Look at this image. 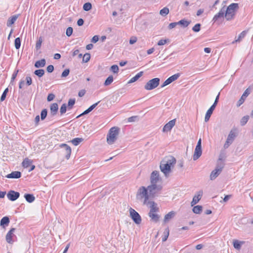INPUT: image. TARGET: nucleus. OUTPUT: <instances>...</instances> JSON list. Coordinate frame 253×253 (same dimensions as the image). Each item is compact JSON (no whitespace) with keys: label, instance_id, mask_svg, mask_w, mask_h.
Segmentation results:
<instances>
[{"label":"nucleus","instance_id":"1","mask_svg":"<svg viewBox=\"0 0 253 253\" xmlns=\"http://www.w3.org/2000/svg\"><path fill=\"white\" fill-rule=\"evenodd\" d=\"M175 163V158L171 156L165 157L161 162L160 169L166 177L169 175V173L171 172V169Z\"/></svg>","mask_w":253,"mask_h":253},{"label":"nucleus","instance_id":"2","mask_svg":"<svg viewBox=\"0 0 253 253\" xmlns=\"http://www.w3.org/2000/svg\"><path fill=\"white\" fill-rule=\"evenodd\" d=\"M120 131V128L117 126L111 127L107 136V142L110 144H113L118 138Z\"/></svg>","mask_w":253,"mask_h":253},{"label":"nucleus","instance_id":"3","mask_svg":"<svg viewBox=\"0 0 253 253\" xmlns=\"http://www.w3.org/2000/svg\"><path fill=\"white\" fill-rule=\"evenodd\" d=\"M238 8V3H233L230 4L227 8L225 9V17L227 20H230L233 18L235 15L236 11H237Z\"/></svg>","mask_w":253,"mask_h":253},{"label":"nucleus","instance_id":"4","mask_svg":"<svg viewBox=\"0 0 253 253\" xmlns=\"http://www.w3.org/2000/svg\"><path fill=\"white\" fill-rule=\"evenodd\" d=\"M150 197L148 194L147 188L144 186L140 187L136 194V199L139 200H142L144 199L143 204H146Z\"/></svg>","mask_w":253,"mask_h":253},{"label":"nucleus","instance_id":"5","mask_svg":"<svg viewBox=\"0 0 253 253\" xmlns=\"http://www.w3.org/2000/svg\"><path fill=\"white\" fill-rule=\"evenodd\" d=\"M238 135L237 129L232 128L229 132L226 140L223 145V147L225 149H227L229 146L233 142L235 139Z\"/></svg>","mask_w":253,"mask_h":253},{"label":"nucleus","instance_id":"6","mask_svg":"<svg viewBox=\"0 0 253 253\" xmlns=\"http://www.w3.org/2000/svg\"><path fill=\"white\" fill-rule=\"evenodd\" d=\"M160 79L155 78L149 80L144 85V88L147 90H151L156 88L160 84Z\"/></svg>","mask_w":253,"mask_h":253},{"label":"nucleus","instance_id":"7","mask_svg":"<svg viewBox=\"0 0 253 253\" xmlns=\"http://www.w3.org/2000/svg\"><path fill=\"white\" fill-rule=\"evenodd\" d=\"M162 186L161 185H157V184H151L147 187V190L149 191L150 197H154L156 194L162 189Z\"/></svg>","mask_w":253,"mask_h":253},{"label":"nucleus","instance_id":"8","mask_svg":"<svg viewBox=\"0 0 253 253\" xmlns=\"http://www.w3.org/2000/svg\"><path fill=\"white\" fill-rule=\"evenodd\" d=\"M130 216L133 221L137 224H139L141 222V217L139 214L134 209L130 208L129 209Z\"/></svg>","mask_w":253,"mask_h":253},{"label":"nucleus","instance_id":"9","mask_svg":"<svg viewBox=\"0 0 253 253\" xmlns=\"http://www.w3.org/2000/svg\"><path fill=\"white\" fill-rule=\"evenodd\" d=\"M179 73H177L170 76L163 83V84L161 85V87H164L165 86L169 85L173 81L176 80L179 77Z\"/></svg>","mask_w":253,"mask_h":253},{"label":"nucleus","instance_id":"10","mask_svg":"<svg viewBox=\"0 0 253 253\" xmlns=\"http://www.w3.org/2000/svg\"><path fill=\"white\" fill-rule=\"evenodd\" d=\"M159 172L158 171L154 170L151 174L150 176V181L151 184H157L160 180Z\"/></svg>","mask_w":253,"mask_h":253},{"label":"nucleus","instance_id":"11","mask_svg":"<svg viewBox=\"0 0 253 253\" xmlns=\"http://www.w3.org/2000/svg\"><path fill=\"white\" fill-rule=\"evenodd\" d=\"M19 196L20 193L13 190L9 191L7 194L8 199L11 201H15L19 197Z\"/></svg>","mask_w":253,"mask_h":253},{"label":"nucleus","instance_id":"12","mask_svg":"<svg viewBox=\"0 0 253 253\" xmlns=\"http://www.w3.org/2000/svg\"><path fill=\"white\" fill-rule=\"evenodd\" d=\"M250 94V91L249 88H248L246 89V90L244 91V92L242 94L240 99L237 102V105H236L237 106V107L240 106L244 102L246 98Z\"/></svg>","mask_w":253,"mask_h":253},{"label":"nucleus","instance_id":"13","mask_svg":"<svg viewBox=\"0 0 253 253\" xmlns=\"http://www.w3.org/2000/svg\"><path fill=\"white\" fill-rule=\"evenodd\" d=\"M203 191L200 190L198 191L196 195L194 196L193 200L191 203V206H193L196 205L201 200L203 195Z\"/></svg>","mask_w":253,"mask_h":253},{"label":"nucleus","instance_id":"14","mask_svg":"<svg viewBox=\"0 0 253 253\" xmlns=\"http://www.w3.org/2000/svg\"><path fill=\"white\" fill-rule=\"evenodd\" d=\"M176 120L175 119H173L169 122L167 124H166L163 128V132H168L169 131H170L171 128L174 126L175 124Z\"/></svg>","mask_w":253,"mask_h":253},{"label":"nucleus","instance_id":"15","mask_svg":"<svg viewBox=\"0 0 253 253\" xmlns=\"http://www.w3.org/2000/svg\"><path fill=\"white\" fill-rule=\"evenodd\" d=\"M146 205H149L150 208L149 212H156L159 211V208L157 207V204L154 201H148Z\"/></svg>","mask_w":253,"mask_h":253},{"label":"nucleus","instance_id":"16","mask_svg":"<svg viewBox=\"0 0 253 253\" xmlns=\"http://www.w3.org/2000/svg\"><path fill=\"white\" fill-rule=\"evenodd\" d=\"M225 7L223 6L220 9L219 12L214 15V16L212 18V21L214 23L216 21H217L218 19L221 18H223L224 15H225Z\"/></svg>","mask_w":253,"mask_h":253},{"label":"nucleus","instance_id":"17","mask_svg":"<svg viewBox=\"0 0 253 253\" xmlns=\"http://www.w3.org/2000/svg\"><path fill=\"white\" fill-rule=\"evenodd\" d=\"M15 228H12L7 233L6 235V241L9 244H13V241L12 240V237L14 236L13 232L15 231Z\"/></svg>","mask_w":253,"mask_h":253},{"label":"nucleus","instance_id":"18","mask_svg":"<svg viewBox=\"0 0 253 253\" xmlns=\"http://www.w3.org/2000/svg\"><path fill=\"white\" fill-rule=\"evenodd\" d=\"M60 147L62 148L65 153V157L67 159H69L70 157L71 153V147L66 144H62L60 145Z\"/></svg>","mask_w":253,"mask_h":253},{"label":"nucleus","instance_id":"19","mask_svg":"<svg viewBox=\"0 0 253 253\" xmlns=\"http://www.w3.org/2000/svg\"><path fill=\"white\" fill-rule=\"evenodd\" d=\"M202 147H196L193 157V160L196 161L199 159L202 155Z\"/></svg>","mask_w":253,"mask_h":253},{"label":"nucleus","instance_id":"20","mask_svg":"<svg viewBox=\"0 0 253 253\" xmlns=\"http://www.w3.org/2000/svg\"><path fill=\"white\" fill-rule=\"evenodd\" d=\"M21 176V173L20 171H14L8 174L5 176L8 178H19Z\"/></svg>","mask_w":253,"mask_h":253},{"label":"nucleus","instance_id":"21","mask_svg":"<svg viewBox=\"0 0 253 253\" xmlns=\"http://www.w3.org/2000/svg\"><path fill=\"white\" fill-rule=\"evenodd\" d=\"M58 106L57 103H54L51 104L50 106V114L52 116H55L58 111Z\"/></svg>","mask_w":253,"mask_h":253},{"label":"nucleus","instance_id":"22","mask_svg":"<svg viewBox=\"0 0 253 253\" xmlns=\"http://www.w3.org/2000/svg\"><path fill=\"white\" fill-rule=\"evenodd\" d=\"M148 215L151 218V220L155 222H157L159 220L160 215L155 212H149Z\"/></svg>","mask_w":253,"mask_h":253},{"label":"nucleus","instance_id":"23","mask_svg":"<svg viewBox=\"0 0 253 253\" xmlns=\"http://www.w3.org/2000/svg\"><path fill=\"white\" fill-rule=\"evenodd\" d=\"M175 215V212L173 211L169 212L168 213L165 215L164 221V222H167L172 219Z\"/></svg>","mask_w":253,"mask_h":253},{"label":"nucleus","instance_id":"24","mask_svg":"<svg viewBox=\"0 0 253 253\" xmlns=\"http://www.w3.org/2000/svg\"><path fill=\"white\" fill-rule=\"evenodd\" d=\"M247 33V32L246 31H243L239 35L238 38L232 42V44H234L236 42H240L243 39L245 38Z\"/></svg>","mask_w":253,"mask_h":253},{"label":"nucleus","instance_id":"25","mask_svg":"<svg viewBox=\"0 0 253 253\" xmlns=\"http://www.w3.org/2000/svg\"><path fill=\"white\" fill-rule=\"evenodd\" d=\"M224 163L222 162V158L219 157L215 169L221 172L223 168H224Z\"/></svg>","mask_w":253,"mask_h":253},{"label":"nucleus","instance_id":"26","mask_svg":"<svg viewBox=\"0 0 253 253\" xmlns=\"http://www.w3.org/2000/svg\"><path fill=\"white\" fill-rule=\"evenodd\" d=\"M46 64V61L44 59H42L40 60H38L35 63V67L39 68L40 67H43Z\"/></svg>","mask_w":253,"mask_h":253},{"label":"nucleus","instance_id":"27","mask_svg":"<svg viewBox=\"0 0 253 253\" xmlns=\"http://www.w3.org/2000/svg\"><path fill=\"white\" fill-rule=\"evenodd\" d=\"M18 16L15 15L8 18L7 21V26L10 27L12 24L14 23L15 21L17 20Z\"/></svg>","mask_w":253,"mask_h":253},{"label":"nucleus","instance_id":"28","mask_svg":"<svg viewBox=\"0 0 253 253\" xmlns=\"http://www.w3.org/2000/svg\"><path fill=\"white\" fill-rule=\"evenodd\" d=\"M24 198L27 202L30 203L33 202L35 200V197L31 194H25L24 195Z\"/></svg>","mask_w":253,"mask_h":253},{"label":"nucleus","instance_id":"29","mask_svg":"<svg viewBox=\"0 0 253 253\" xmlns=\"http://www.w3.org/2000/svg\"><path fill=\"white\" fill-rule=\"evenodd\" d=\"M143 72L141 71L139 72L137 74H136L134 77L132 78L128 82V84L133 83L138 80L139 78H140L143 75Z\"/></svg>","mask_w":253,"mask_h":253},{"label":"nucleus","instance_id":"30","mask_svg":"<svg viewBox=\"0 0 253 253\" xmlns=\"http://www.w3.org/2000/svg\"><path fill=\"white\" fill-rule=\"evenodd\" d=\"M221 173L220 171L214 169L212 170L210 174V179L213 180L215 179Z\"/></svg>","mask_w":253,"mask_h":253},{"label":"nucleus","instance_id":"31","mask_svg":"<svg viewBox=\"0 0 253 253\" xmlns=\"http://www.w3.org/2000/svg\"><path fill=\"white\" fill-rule=\"evenodd\" d=\"M32 163V160L28 159V158H26L24 159V160L22 162V166L24 168H27L31 165Z\"/></svg>","mask_w":253,"mask_h":253},{"label":"nucleus","instance_id":"32","mask_svg":"<svg viewBox=\"0 0 253 253\" xmlns=\"http://www.w3.org/2000/svg\"><path fill=\"white\" fill-rule=\"evenodd\" d=\"M190 21H187L184 19L177 22L178 25H180L184 28L187 27L190 23Z\"/></svg>","mask_w":253,"mask_h":253},{"label":"nucleus","instance_id":"33","mask_svg":"<svg viewBox=\"0 0 253 253\" xmlns=\"http://www.w3.org/2000/svg\"><path fill=\"white\" fill-rule=\"evenodd\" d=\"M9 223V219L7 216H4L1 219L0 221V226H4V225H8Z\"/></svg>","mask_w":253,"mask_h":253},{"label":"nucleus","instance_id":"34","mask_svg":"<svg viewBox=\"0 0 253 253\" xmlns=\"http://www.w3.org/2000/svg\"><path fill=\"white\" fill-rule=\"evenodd\" d=\"M202 209H203V207L202 206L198 205V206H194L192 209V211L194 213H196V214H199L202 211Z\"/></svg>","mask_w":253,"mask_h":253},{"label":"nucleus","instance_id":"35","mask_svg":"<svg viewBox=\"0 0 253 253\" xmlns=\"http://www.w3.org/2000/svg\"><path fill=\"white\" fill-rule=\"evenodd\" d=\"M243 242H240L238 240H235L233 241V246L234 247L237 249L239 250L241 249L242 244H243Z\"/></svg>","mask_w":253,"mask_h":253},{"label":"nucleus","instance_id":"36","mask_svg":"<svg viewBox=\"0 0 253 253\" xmlns=\"http://www.w3.org/2000/svg\"><path fill=\"white\" fill-rule=\"evenodd\" d=\"M250 117L248 115H246L242 117L240 120V125L241 126H245L248 120H249Z\"/></svg>","mask_w":253,"mask_h":253},{"label":"nucleus","instance_id":"37","mask_svg":"<svg viewBox=\"0 0 253 253\" xmlns=\"http://www.w3.org/2000/svg\"><path fill=\"white\" fill-rule=\"evenodd\" d=\"M169 228L165 229V231L164 232V235L162 237V242H164L167 241L169 236Z\"/></svg>","mask_w":253,"mask_h":253},{"label":"nucleus","instance_id":"38","mask_svg":"<svg viewBox=\"0 0 253 253\" xmlns=\"http://www.w3.org/2000/svg\"><path fill=\"white\" fill-rule=\"evenodd\" d=\"M82 138H75L71 140V142L75 146L78 145L81 142L83 141Z\"/></svg>","mask_w":253,"mask_h":253},{"label":"nucleus","instance_id":"39","mask_svg":"<svg viewBox=\"0 0 253 253\" xmlns=\"http://www.w3.org/2000/svg\"><path fill=\"white\" fill-rule=\"evenodd\" d=\"M42 41H43L42 38V37H39L38 40L37 41L36 43L35 47H36V50H38L41 48Z\"/></svg>","mask_w":253,"mask_h":253},{"label":"nucleus","instance_id":"40","mask_svg":"<svg viewBox=\"0 0 253 253\" xmlns=\"http://www.w3.org/2000/svg\"><path fill=\"white\" fill-rule=\"evenodd\" d=\"M34 73L39 78H41L44 74V71L43 69H38L35 70Z\"/></svg>","mask_w":253,"mask_h":253},{"label":"nucleus","instance_id":"41","mask_svg":"<svg viewBox=\"0 0 253 253\" xmlns=\"http://www.w3.org/2000/svg\"><path fill=\"white\" fill-rule=\"evenodd\" d=\"M169 13V9L165 7L162 9L160 11V14L163 16H166Z\"/></svg>","mask_w":253,"mask_h":253},{"label":"nucleus","instance_id":"42","mask_svg":"<svg viewBox=\"0 0 253 253\" xmlns=\"http://www.w3.org/2000/svg\"><path fill=\"white\" fill-rule=\"evenodd\" d=\"M113 81V76L111 75L109 76L105 80L104 82V85L105 86H107L110 85Z\"/></svg>","mask_w":253,"mask_h":253},{"label":"nucleus","instance_id":"43","mask_svg":"<svg viewBox=\"0 0 253 253\" xmlns=\"http://www.w3.org/2000/svg\"><path fill=\"white\" fill-rule=\"evenodd\" d=\"M14 45L16 49H18L21 45V40L20 38H17L14 41Z\"/></svg>","mask_w":253,"mask_h":253},{"label":"nucleus","instance_id":"44","mask_svg":"<svg viewBox=\"0 0 253 253\" xmlns=\"http://www.w3.org/2000/svg\"><path fill=\"white\" fill-rule=\"evenodd\" d=\"M92 8V5L90 2H86L84 4L83 9L84 11H89Z\"/></svg>","mask_w":253,"mask_h":253},{"label":"nucleus","instance_id":"45","mask_svg":"<svg viewBox=\"0 0 253 253\" xmlns=\"http://www.w3.org/2000/svg\"><path fill=\"white\" fill-rule=\"evenodd\" d=\"M212 113H213V112H212L211 110L208 109V110L207 111V112L206 114L205 117V121L206 122H207L209 121L210 118L211 114H212Z\"/></svg>","mask_w":253,"mask_h":253},{"label":"nucleus","instance_id":"46","mask_svg":"<svg viewBox=\"0 0 253 253\" xmlns=\"http://www.w3.org/2000/svg\"><path fill=\"white\" fill-rule=\"evenodd\" d=\"M8 92V88H5L1 96V97L0 99V102H2L5 100Z\"/></svg>","mask_w":253,"mask_h":253},{"label":"nucleus","instance_id":"47","mask_svg":"<svg viewBox=\"0 0 253 253\" xmlns=\"http://www.w3.org/2000/svg\"><path fill=\"white\" fill-rule=\"evenodd\" d=\"M67 105L65 103H64L62 105L60 109V112L61 115H63V114L65 113L67 110Z\"/></svg>","mask_w":253,"mask_h":253},{"label":"nucleus","instance_id":"48","mask_svg":"<svg viewBox=\"0 0 253 253\" xmlns=\"http://www.w3.org/2000/svg\"><path fill=\"white\" fill-rule=\"evenodd\" d=\"M75 99H70L68 100V109H69V110L71 109L72 108L73 106L75 104Z\"/></svg>","mask_w":253,"mask_h":253},{"label":"nucleus","instance_id":"49","mask_svg":"<svg viewBox=\"0 0 253 253\" xmlns=\"http://www.w3.org/2000/svg\"><path fill=\"white\" fill-rule=\"evenodd\" d=\"M90 58V55L89 53H85L84 54L83 58V62L86 63L87 62Z\"/></svg>","mask_w":253,"mask_h":253},{"label":"nucleus","instance_id":"50","mask_svg":"<svg viewBox=\"0 0 253 253\" xmlns=\"http://www.w3.org/2000/svg\"><path fill=\"white\" fill-rule=\"evenodd\" d=\"M47 111L46 109H43L41 113V118L42 120H43L45 119L47 116Z\"/></svg>","mask_w":253,"mask_h":253},{"label":"nucleus","instance_id":"51","mask_svg":"<svg viewBox=\"0 0 253 253\" xmlns=\"http://www.w3.org/2000/svg\"><path fill=\"white\" fill-rule=\"evenodd\" d=\"M110 70L114 73H118L119 72V67L117 65H113L111 67Z\"/></svg>","mask_w":253,"mask_h":253},{"label":"nucleus","instance_id":"52","mask_svg":"<svg viewBox=\"0 0 253 253\" xmlns=\"http://www.w3.org/2000/svg\"><path fill=\"white\" fill-rule=\"evenodd\" d=\"M200 29L201 24L200 23H197L192 28V30L195 32H198L200 31Z\"/></svg>","mask_w":253,"mask_h":253},{"label":"nucleus","instance_id":"53","mask_svg":"<svg viewBox=\"0 0 253 253\" xmlns=\"http://www.w3.org/2000/svg\"><path fill=\"white\" fill-rule=\"evenodd\" d=\"M18 73V70L15 71L12 74V77L11 78L10 84H12L14 80L17 77V74Z\"/></svg>","mask_w":253,"mask_h":253},{"label":"nucleus","instance_id":"54","mask_svg":"<svg viewBox=\"0 0 253 253\" xmlns=\"http://www.w3.org/2000/svg\"><path fill=\"white\" fill-rule=\"evenodd\" d=\"M73 28L71 27H68L66 29V34L68 37H70L73 33Z\"/></svg>","mask_w":253,"mask_h":253},{"label":"nucleus","instance_id":"55","mask_svg":"<svg viewBox=\"0 0 253 253\" xmlns=\"http://www.w3.org/2000/svg\"><path fill=\"white\" fill-rule=\"evenodd\" d=\"M70 73V70L69 69H66L64 70L61 74V77L65 78L68 76Z\"/></svg>","mask_w":253,"mask_h":253},{"label":"nucleus","instance_id":"56","mask_svg":"<svg viewBox=\"0 0 253 253\" xmlns=\"http://www.w3.org/2000/svg\"><path fill=\"white\" fill-rule=\"evenodd\" d=\"M168 41V40L162 39L158 42L157 44L158 45H163L167 42Z\"/></svg>","mask_w":253,"mask_h":253},{"label":"nucleus","instance_id":"57","mask_svg":"<svg viewBox=\"0 0 253 253\" xmlns=\"http://www.w3.org/2000/svg\"><path fill=\"white\" fill-rule=\"evenodd\" d=\"M26 80L27 85H30L32 84V80L30 77H26Z\"/></svg>","mask_w":253,"mask_h":253},{"label":"nucleus","instance_id":"58","mask_svg":"<svg viewBox=\"0 0 253 253\" xmlns=\"http://www.w3.org/2000/svg\"><path fill=\"white\" fill-rule=\"evenodd\" d=\"M55 98L54 94L52 93H50L48 95L47 97V100L48 101H51L53 100V99Z\"/></svg>","mask_w":253,"mask_h":253},{"label":"nucleus","instance_id":"59","mask_svg":"<svg viewBox=\"0 0 253 253\" xmlns=\"http://www.w3.org/2000/svg\"><path fill=\"white\" fill-rule=\"evenodd\" d=\"M177 25H178L177 22L170 23L169 25L168 28L169 29H172L174 28V27H175V26Z\"/></svg>","mask_w":253,"mask_h":253},{"label":"nucleus","instance_id":"60","mask_svg":"<svg viewBox=\"0 0 253 253\" xmlns=\"http://www.w3.org/2000/svg\"><path fill=\"white\" fill-rule=\"evenodd\" d=\"M46 70L48 73H51L54 70V66L52 65H48L47 67Z\"/></svg>","mask_w":253,"mask_h":253},{"label":"nucleus","instance_id":"61","mask_svg":"<svg viewBox=\"0 0 253 253\" xmlns=\"http://www.w3.org/2000/svg\"><path fill=\"white\" fill-rule=\"evenodd\" d=\"M137 41V38L136 37H132L129 40V43L130 44H133L135 43Z\"/></svg>","mask_w":253,"mask_h":253},{"label":"nucleus","instance_id":"62","mask_svg":"<svg viewBox=\"0 0 253 253\" xmlns=\"http://www.w3.org/2000/svg\"><path fill=\"white\" fill-rule=\"evenodd\" d=\"M89 112H90V111L88 109H87L86 110H85L84 112H83L82 114L78 115L77 117V118H80V117H81L83 115H86V114H88Z\"/></svg>","mask_w":253,"mask_h":253},{"label":"nucleus","instance_id":"63","mask_svg":"<svg viewBox=\"0 0 253 253\" xmlns=\"http://www.w3.org/2000/svg\"><path fill=\"white\" fill-rule=\"evenodd\" d=\"M99 37L98 36L95 35L93 36L91 40V42L93 43H96L98 41Z\"/></svg>","mask_w":253,"mask_h":253},{"label":"nucleus","instance_id":"64","mask_svg":"<svg viewBox=\"0 0 253 253\" xmlns=\"http://www.w3.org/2000/svg\"><path fill=\"white\" fill-rule=\"evenodd\" d=\"M84 23V20L82 18H80L77 21V25L79 26H82Z\"/></svg>","mask_w":253,"mask_h":253}]
</instances>
